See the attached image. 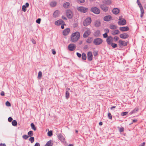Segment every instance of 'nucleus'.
I'll use <instances>...</instances> for the list:
<instances>
[{
    "label": "nucleus",
    "mask_w": 146,
    "mask_h": 146,
    "mask_svg": "<svg viewBox=\"0 0 146 146\" xmlns=\"http://www.w3.org/2000/svg\"><path fill=\"white\" fill-rule=\"evenodd\" d=\"M31 127L32 128L34 131L36 130V128L35 127V126L33 123H32L31 124Z\"/></svg>",
    "instance_id": "f704fd0d"
},
{
    "label": "nucleus",
    "mask_w": 146,
    "mask_h": 146,
    "mask_svg": "<svg viewBox=\"0 0 146 146\" xmlns=\"http://www.w3.org/2000/svg\"><path fill=\"white\" fill-rule=\"evenodd\" d=\"M12 120H13V119L11 117H9L8 118V121L9 122H11L12 121Z\"/></svg>",
    "instance_id": "5fc2aeb1"
},
{
    "label": "nucleus",
    "mask_w": 146,
    "mask_h": 146,
    "mask_svg": "<svg viewBox=\"0 0 146 146\" xmlns=\"http://www.w3.org/2000/svg\"><path fill=\"white\" fill-rule=\"evenodd\" d=\"M87 31H86L83 35V37L84 38L87 37L90 34L91 31L89 28H87Z\"/></svg>",
    "instance_id": "1a4fd4ad"
},
{
    "label": "nucleus",
    "mask_w": 146,
    "mask_h": 146,
    "mask_svg": "<svg viewBox=\"0 0 146 146\" xmlns=\"http://www.w3.org/2000/svg\"><path fill=\"white\" fill-rule=\"evenodd\" d=\"M0 146H6L5 143H1L0 144Z\"/></svg>",
    "instance_id": "0e129e2a"
},
{
    "label": "nucleus",
    "mask_w": 146,
    "mask_h": 146,
    "mask_svg": "<svg viewBox=\"0 0 146 146\" xmlns=\"http://www.w3.org/2000/svg\"><path fill=\"white\" fill-rule=\"evenodd\" d=\"M41 19H38L36 21V22L38 24H40V23Z\"/></svg>",
    "instance_id": "de8ad7c7"
},
{
    "label": "nucleus",
    "mask_w": 146,
    "mask_h": 146,
    "mask_svg": "<svg viewBox=\"0 0 146 146\" xmlns=\"http://www.w3.org/2000/svg\"><path fill=\"white\" fill-rule=\"evenodd\" d=\"M77 9L79 11L84 13H86L88 10V8L84 7L82 6L78 7Z\"/></svg>",
    "instance_id": "423d86ee"
},
{
    "label": "nucleus",
    "mask_w": 146,
    "mask_h": 146,
    "mask_svg": "<svg viewBox=\"0 0 146 146\" xmlns=\"http://www.w3.org/2000/svg\"><path fill=\"white\" fill-rule=\"evenodd\" d=\"M92 22V19L90 17H87L83 21V25L86 26L90 25Z\"/></svg>",
    "instance_id": "f03ea898"
},
{
    "label": "nucleus",
    "mask_w": 146,
    "mask_h": 146,
    "mask_svg": "<svg viewBox=\"0 0 146 146\" xmlns=\"http://www.w3.org/2000/svg\"><path fill=\"white\" fill-rule=\"evenodd\" d=\"M52 52L53 54H55L56 53V51L54 49H52Z\"/></svg>",
    "instance_id": "13d9d810"
},
{
    "label": "nucleus",
    "mask_w": 146,
    "mask_h": 146,
    "mask_svg": "<svg viewBox=\"0 0 146 146\" xmlns=\"http://www.w3.org/2000/svg\"><path fill=\"white\" fill-rule=\"evenodd\" d=\"M80 33L76 31L72 33L71 36V41L73 42H76L80 38Z\"/></svg>",
    "instance_id": "f257e3e1"
},
{
    "label": "nucleus",
    "mask_w": 146,
    "mask_h": 146,
    "mask_svg": "<svg viewBox=\"0 0 146 146\" xmlns=\"http://www.w3.org/2000/svg\"><path fill=\"white\" fill-rule=\"evenodd\" d=\"M145 142H143V143H141L140 145H139V146H145Z\"/></svg>",
    "instance_id": "bf43d9fd"
},
{
    "label": "nucleus",
    "mask_w": 146,
    "mask_h": 146,
    "mask_svg": "<svg viewBox=\"0 0 146 146\" xmlns=\"http://www.w3.org/2000/svg\"><path fill=\"white\" fill-rule=\"evenodd\" d=\"M119 31L118 30H115L111 32V34L113 35H116L119 34Z\"/></svg>",
    "instance_id": "a878e982"
},
{
    "label": "nucleus",
    "mask_w": 146,
    "mask_h": 146,
    "mask_svg": "<svg viewBox=\"0 0 146 146\" xmlns=\"http://www.w3.org/2000/svg\"><path fill=\"white\" fill-rule=\"evenodd\" d=\"M76 54H77V56L79 58L81 57V56H82L81 54L79 53L78 52H77L76 53Z\"/></svg>",
    "instance_id": "4d7b16f0"
},
{
    "label": "nucleus",
    "mask_w": 146,
    "mask_h": 146,
    "mask_svg": "<svg viewBox=\"0 0 146 146\" xmlns=\"http://www.w3.org/2000/svg\"><path fill=\"white\" fill-rule=\"evenodd\" d=\"M140 9V10H141V13L144 14V10L143 9V8H142L141 9Z\"/></svg>",
    "instance_id": "6e6d98bb"
},
{
    "label": "nucleus",
    "mask_w": 146,
    "mask_h": 146,
    "mask_svg": "<svg viewBox=\"0 0 146 146\" xmlns=\"http://www.w3.org/2000/svg\"><path fill=\"white\" fill-rule=\"evenodd\" d=\"M90 11L96 14H99L100 13V10L96 7H93L91 8Z\"/></svg>",
    "instance_id": "39448f33"
},
{
    "label": "nucleus",
    "mask_w": 146,
    "mask_h": 146,
    "mask_svg": "<svg viewBox=\"0 0 146 146\" xmlns=\"http://www.w3.org/2000/svg\"><path fill=\"white\" fill-rule=\"evenodd\" d=\"M101 35L100 32V31L98 30L96 31L94 33V35L96 37H98Z\"/></svg>",
    "instance_id": "4be33fe9"
},
{
    "label": "nucleus",
    "mask_w": 146,
    "mask_h": 146,
    "mask_svg": "<svg viewBox=\"0 0 146 146\" xmlns=\"http://www.w3.org/2000/svg\"><path fill=\"white\" fill-rule=\"evenodd\" d=\"M52 141L51 140H50L48 141L44 146H52L53 144L52 143Z\"/></svg>",
    "instance_id": "bb28decb"
},
{
    "label": "nucleus",
    "mask_w": 146,
    "mask_h": 146,
    "mask_svg": "<svg viewBox=\"0 0 146 146\" xmlns=\"http://www.w3.org/2000/svg\"><path fill=\"white\" fill-rule=\"evenodd\" d=\"M40 144L38 143H36L35 145V146H40Z\"/></svg>",
    "instance_id": "052dcab7"
},
{
    "label": "nucleus",
    "mask_w": 146,
    "mask_h": 146,
    "mask_svg": "<svg viewBox=\"0 0 146 146\" xmlns=\"http://www.w3.org/2000/svg\"><path fill=\"white\" fill-rule=\"evenodd\" d=\"M122 16H120L119 17L118 24L119 25H125L126 23V20L122 18Z\"/></svg>",
    "instance_id": "20e7f679"
},
{
    "label": "nucleus",
    "mask_w": 146,
    "mask_h": 146,
    "mask_svg": "<svg viewBox=\"0 0 146 146\" xmlns=\"http://www.w3.org/2000/svg\"><path fill=\"white\" fill-rule=\"evenodd\" d=\"M62 18L64 20H66L67 19L66 18V17L64 16H62Z\"/></svg>",
    "instance_id": "774afa93"
},
{
    "label": "nucleus",
    "mask_w": 146,
    "mask_h": 146,
    "mask_svg": "<svg viewBox=\"0 0 146 146\" xmlns=\"http://www.w3.org/2000/svg\"><path fill=\"white\" fill-rule=\"evenodd\" d=\"M103 42L102 39L100 38L95 39L93 41L94 44L96 45H99L101 44Z\"/></svg>",
    "instance_id": "7ed1b4c3"
},
{
    "label": "nucleus",
    "mask_w": 146,
    "mask_h": 146,
    "mask_svg": "<svg viewBox=\"0 0 146 146\" xmlns=\"http://www.w3.org/2000/svg\"><path fill=\"white\" fill-rule=\"evenodd\" d=\"M111 17L110 15H107L105 16L104 18V20L106 21H108L110 20V19Z\"/></svg>",
    "instance_id": "aec40b11"
},
{
    "label": "nucleus",
    "mask_w": 146,
    "mask_h": 146,
    "mask_svg": "<svg viewBox=\"0 0 146 146\" xmlns=\"http://www.w3.org/2000/svg\"><path fill=\"white\" fill-rule=\"evenodd\" d=\"M59 14V11L58 10L56 11L53 14V16L54 17L56 18L58 17Z\"/></svg>",
    "instance_id": "b1692460"
},
{
    "label": "nucleus",
    "mask_w": 146,
    "mask_h": 146,
    "mask_svg": "<svg viewBox=\"0 0 146 146\" xmlns=\"http://www.w3.org/2000/svg\"><path fill=\"white\" fill-rule=\"evenodd\" d=\"M70 31L69 28H67L64 29L63 31V34L64 35L66 36L68 34Z\"/></svg>",
    "instance_id": "4468645a"
},
{
    "label": "nucleus",
    "mask_w": 146,
    "mask_h": 146,
    "mask_svg": "<svg viewBox=\"0 0 146 146\" xmlns=\"http://www.w3.org/2000/svg\"><path fill=\"white\" fill-rule=\"evenodd\" d=\"M28 135L29 137H31L33 135V131H30L28 133Z\"/></svg>",
    "instance_id": "72a5a7b5"
},
{
    "label": "nucleus",
    "mask_w": 146,
    "mask_h": 146,
    "mask_svg": "<svg viewBox=\"0 0 146 146\" xmlns=\"http://www.w3.org/2000/svg\"><path fill=\"white\" fill-rule=\"evenodd\" d=\"M50 5L52 7L55 6L56 5V3L55 1H52L50 3Z\"/></svg>",
    "instance_id": "c85d7f7f"
},
{
    "label": "nucleus",
    "mask_w": 146,
    "mask_h": 146,
    "mask_svg": "<svg viewBox=\"0 0 146 146\" xmlns=\"http://www.w3.org/2000/svg\"><path fill=\"white\" fill-rule=\"evenodd\" d=\"M5 104L6 106H11L10 103L8 101L6 102Z\"/></svg>",
    "instance_id": "a18cd8bd"
},
{
    "label": "nucleus",
    "mask_w": 146,
    "mask_h": 146,
    "mask_svg": "<svg viewBox=\"0 0 146 146\" xmlns=\"http://www.w3.org/2000/svg\"><path fill=\"white\" fill-rule=\"evenodd\" d=\"M119 30L122 31H128L129 30V28L128 27H121L119 28Z\"/></svg>",
    "instance_id": "a211bd4d"
},
{
    "label": "nucleus",
    "mask_w": 146,
    "mask_h": 146,
    "mask_svg": "<svg viewBox=\"0 0 146 146\" xmlns=\"http://www.w3.org/2000/svg\"><path fill=\"white\" fill-rule=\"evenodd\" d=\"M138 110V109L137 108H135L133 111L134 113H135L137 112Z\"/></svg>",
    "instance_id": "864d4df0"
},
{
    "label": "nucleus",
    "mask_w": 146,
    "mask_h": 146,
    "mask_svg": "<svg viewBox=\"0 0 146 146\" xmlns=\"http://www.w3.org/2000/svg\"><path fill=\"white\" fill-rule=\"evenodd\" d=\"M110 29H116L117 28V27L116 26L113 25H110Z\"/></svg>",
    "instance_id": "c756f323"
},
{
    "label": "nucleus",
    "mask_w": 146,
    "mask_h": 146,
    "mask_svg": "<svg viewBox=\"0 0 146 146\" xmlns=\"http://www.w3.org/2000/svg\"><path fill=\"white\" fill-rule=\"evenodd\" d=\"M114 39L115 41H116L118 40L119 38L118 36H115L114 38Z\"/></svg>",
    "instance_id": "09e8293b"
},
{
    "label": "nucleus",
    "mask_w": 146,
    "mask_h": 146,
    "mask_svg": "<svg viewBox=\"0 0 146 146\" xmlns=\"http://www.w3.org/2000/svg\"><path fill=\"white\" fill-rule=\"evenodd\" d=\"M94 55L95 56H96L98 54V53H97V52H94Z\"/></svg>",
    "instance_id": "338daca9"
},
{
    "label": "nucleus",
    "mask_w": 146,
    "mask_h": 146,
    "mask_svg": "<svg viewBox=\"0 0 146 146\" xmlns=\"http://www.w3.org/2000/svg\"><path fill=\"white\" fill-rule=\"evenodd\" d=\"M103 3L105 5H110L111 3V1L110 0H104L103 1Z\"/></svg>",
    "instance_id": "412c9836"
},
{
    "label": "nucleus",
    "mask_w": 146,
    "mask_h": 146,
    "mask_svg": "<svg viewBox=\"0 0 146 146\" xmlns=\"http://www.w3.org/2000/svg\"><path fill=\"white\" fill-rule=\"evenodd\" d=\"M100 7L102 10L105 12H106L108 10V7L104 3L100 4Z\"/></svg>",
    "instance_id": "9d476101"
},
{
    "label": "nucleus",
    "mask_w": 146,
    "mask_h": 146,
    "mask_svg": "<svg viewBox=\"0 0 146 146\" xmlns=\"http://www.w3.org/2000/svg\"><path fill=\"white\" fill-rule=\"evenodd\" d=\"M1 95L2 96H3L4 95V92L3 91H2L1 93Z\"/></svg>",
    "instance_id": "69168bd1"
},
{
    "label": "nucleus",
    "mask_w": 146,
    "mask_h": 146,
    "mask_svg": "<svg viewBox=\"0 0 146 146\" xmlns=\"http://www.w3.org/2000/svg\"><path fill=\"white\" fill-rule=\"evenodd\" d=\"M48 135L49 136H51L52 135V132L51 131H49L48 132Z\"/></svg>",
    "instance_id": "79ce46f5"
},
{
    "label": "nucleus",
    "mask_w": 146,
    "mask_h": 146,
    "mask_svg": "<svg viewBox=\"0 0 146 146\" xmlns=\"http://www.w3.org/2000/svg\"><path fill=\"white\" fill-rule=\"evenodd\" d=\"M76 46L74 44H70L68 46V50L71 51L74 50L76 48Z\"/></svg>",
    "instance_id": "0eeeda50"
},
{
    "label": "nucleus",
    "mask_w": 146,
    "mask_h": 146,
    "mask_svg": "<svg viewBox=\"0 0 146 146\" xmlns=\"http://www.w3.org/2000/svg\"><path fill=\"white\" fill-rule=\"evenodd\" d=\"M100 22L98 20H96L94 22V25L96 27H99L100 25Z\"/></svg>",
    "instance_id": "5701e85b"
},
{
    "label": "nucleus",
    "mask_w": 146,
    "mask_h": 146,
    "mask_svg": "<svg viewBox=\"0 0 146 146\" xmlns=\"http://www.w3.org/2000/svg\"><path fill=\"white\" fill-rule=\"evenodd\" d=\"M103 37L105 38H107L108 37L107 33H105L104 34H103Z\"/></svg>",
    "instance_id": "49530a36"
},
{
    "label": "nucleus",
    "mask_w": 146,
    "mask_h": 146,
    "mask_svg": "<svg viewBox=\"0 0 146 146\" xmlns=\"http://www.w3.org/2000/svg\"><path fill=\"white\" fill-rule=\"evenodd\" d=\"M42 75V73L41 71H39L38 73V78L39 79H40Z\"/></svg>",
    "instance_id": "c9c22d12"
},
{
    "label": "nucleus",
    "mask_w": 146,
    "mask_h": 146,
    "mask_svg": "<svg viewBox=\"0 0 146 146\" xmlns=\"http://www.w3.org/2000/svg\"><path fill=\"white\" fill-rule=\"evenodd\" d=\"M119 36L122 38L126 39L129 37V35L127 34L124 33L121 34L119 35Z\"/></svg>",
    "instance_id": "f8f14e48"
},
{
    "label": "nucleus",
    "mask_w": 146,
    "mask_h": 146,
    "mask_svg": "<svg viewBox=\"0 0 146 146\" xmlns=\"http://www.w3.org/2000/svg\"><path fill=\"white\" fill-rule=\"evenodd\" d=\"M58 139L61 141H64L65 140L63 136L61 135L60 134L58 136Z\"/></svg>",
    "instance_id": "393cba45"
},
{
    "label": "nucleus",
    "mask_w": 146,
    "mask_h": 146,
    "mask_svg": "<svg viewBox=\"0 0 146 146\" xmlns=\"http://www.w3.org/2000/svg\"><path fill=\"white\" fill-rule=\"evenodd\" d=\"M70 90V88H67L66 89V92L65 93L66 98V99H68L70 96V94L69 92V91Z\"/></svg>",
    "instance_id": "dca6fc26"
},
{
    "label": "nucleus",
    "mask_w": 146,
    "mask_h": 146,
    "mask_svg": "<svg viewBox=\"0 0 146 146\" xmlns=\"http://www.w3.org/2000/svg\"><path fill=\"white\" fill-rule=\"evenodd\" d=\"M137 3L138 5H139L140 9H141L143 8L141 4L140 3L139 1H137Z\"/></svg>",
    "instance_id": "a19ab883"
},
{
    "label": "nucleus",
    "mask_w": 146,
    "mask_h": 146,
    "mask_svg": "<svg viewBox=\"0 0 146 146\" xmlns=\"http://www.w3.org/2000/svg\"><path fill=\"white\" fill-rule=\"evenodd\" d=\"M111 44L112 47L114 48H116L117 46V44L115 43H112Z\"/></svg>",
    "instance_id": "ea45409f"
},
{
    "label": "nucleus",
    "mask_w": 146,
    "mask_h": 146,
    "mask_svg": "<svg viewBox=\"0 0 146 146\" xmlns=\"http://www.w3.org/2000/svg\"><path fill=\"white\" fill-rule=\"evenodd\" d=\"M108 116L109 118L110 119H112V116L110 113H108Z\"/></svg>",
    "instance_id": "c03bdc74"
},
{
    "label": "nucleus",
    "mask_w": 146,
    "mask_h": 146,
    "mask_svg": "<svg viewBox=\"0 0 146 146\" xmlns=\"http://www.w3.org/2000/svg\"><path fill=\"white\" fill-rule=\"evenodd\" d=\"M12 125L14 126H17V123L16 120H13L12 121Z\"/></svg>",
    "instance_id": "2f4dec72"
},
{
    "label": "nucleus",
    "mask_w": 146,
    "mask_h": 146,
    "mask_svg": "<svg viewBox=\"0 0 146 146\" xmlns=\"http://www.w3.org/2000/svg\"><path fill=\"white\" fill-rule=\"evenodd\" d=\"M64 23V21L62 20H59L56 21L55 22V24L57 25H59Z\"/></svg>",
    "instance_id": "f3484780"
},
{
    "label": "nucleus",
    "mask_w": 146,
    "mask_h": 146,
    "mask_svg": "<svg viewBox=\"0 0 146 146\" xmlns=\"http://www.w3.org/2000/svg\"><path fill=\"white\" fill-rule=\"evenodd\" d=\"M82 58L83 60H86V54L84 53H83L82 54Z\"/></svg>",
    "instance_id": "7c9ffc66"
},
{
    "label": "nucleus",
    "mask_w": 146,
    "mask_h": 146,
    "mask_svg": "<svg viewBox=\"0 0 146 146\" xmlns=\"http://www.w3.org/2000/svg\"><path fill=\"white\" fill-rule=\"evenodd\" d=\"M119 43L120 46H126L127 45V43L126 42L121 40H119Z\"/></svg>",
    "instance_id": "ddd939ff"
},
{
    "label": "nucleus",
    "mask_w": 146,
    "mask_h": 146,
    "mask_svg": "<svg viewBox=\"0 0 146 146\" xmlns=\"http://www.w3.org/2000/svg\"><path fill=\"white\" fill-rule=\"evenodd\" d=\"M107 44L110 45L113 42V38L111 36H109L107 38L106 40Z\"/></svg>",
    "instance_id": "6e6552de"
},
{
    "label": "nucleus",
    "mask_w": 146,
    "mask_h": 146,
    "mask_svg": "<svg viewBox=\"0 0 146 146\" xmlns=\"http://www.w3.org/2000/svg\"><path fill=\"white\" fill-rule=\"evenodd\" d=\"M124 131V128L123 127H121L119 129V131L120 132H123Z\"/></svg>",
    "instance_id": "603ef678"
},
{
    "label": "nucleus",
    "mask_w": 146,
    "mask_h": 146,
    "mask_svg": "<svg viewBox=\"0 0 146 146\" xmlns=\"http://www.w3.org/2000/svg\"><path fill=\"white\" fill-rule=\"evenodd\" d=\"M67 17L69 19H71L72 17L73 14L71 11L70 10H68L66 12Z\"/></svg>",
    "instance_id": "9b49d317"
},
{
    "label": "nucleus",
    "mask_w": 146,
    "mask_h": 146,
    "mask_svg": "<svg viewBox=\"0 0 146 146\" xmlns=\"http://www.w3.org/2000/svg\"><path fill=\"white\" fill-rule=\"evenodd\" d=\"M128 113L127 112H122L121 113V115L122 116H125L127 115Z\"/></svg>",
    "instance_id": "4c0bfd02"
},
{
    "label": "nucleus",
    "mask_w": 146,
    "mask_h": 146,
    "mask_svg": "<svg viewBox=\"0 0 146 146\" xmlns=\"http://www.w3.org/2000/svg\"><path fill=\"white\" fill-rule=\"evenodd\" d=\"M92 41V39L91 38H88L86 40V42L88 43H91Z\"/></svg>",
    "instance_id": "473e14b6"
},
{
    "label": "nucleus",
    "mask_w": 146,
    "mask_h": 146,
    "mask_svg": "<svg viewBox=\"0 0 146 146\" xmlns=\"http://www.w3.org/2000/svg\"><path fill=\"white\" fill-rule=\"evenodd\" d=\"M92 54L91 52H89L87 54L88 59L89 61H91L92 59Z\"/></svg>",
    "instance_id": "2eb2a0df"
},
{
    "label": "nucleus",
    "mask_w": 146,
    "mask_h": 146,
    "mask_svg": "<svg viewBox=\"0 0 146 146\" xmlns=\"http://www.w3.org/2000/svg\"><path fill=\"white\" fill-rule=\"evenodd\" d=\"M25 5L26 7H29V5L28 3H26Z\"/></svg>",
    "instance_id": "e2e57ef3"
},
{
    "label": "nucleus",
    "mask_w": 146,
    "mask_h": 146,
    "mask_svg": "<svg viewBox=\"0 0 146 146\" xmlns=\"http://www.w3.org/2000/svg\"><path fill=\"white\" fill-rule=\"evenodd\" d=\"M70 5V3L68 2L65 3L63 5L64 7L65 8H67Z\"/></svg>",
    "instance_id": "cd10ccee"
},
{
    "label": "nucleus",
    "mask_w": 146,
    "mask_h": 146,
    "mask_svg": "<svg viewBox=\"0 0 146 146\" xmlns=\"http://www.w3.org/2000/svg\"><path fill=\"white\" fill-rule=\"evenodd\" d=\"M31 143H33L34 141V138L33 137H31L29 139Z\"/></svg>",
    "instance_id": "e433bc0d"
},
{
    "label": "nucleus",
    "mask_w": 146,
    "mask_h": 146,
    "mask_svg": "<svg viewBox=\"0 0 146 146\" xmlns=\"http://www.w3.org/2000/svg\"><path fill=\"white\" fill-rule=\"evenodd\" d=\"M112 12L114 14L117 15L119 13V10L117 8H114L113 9Z\"/></svg>",
    "instance_id": "6ab92c4d"
},
{
    "label": "nucleus",
    "mask_w": 146,
    "mask_h": 146,
    "mask_svg": "<svg viewBox=\"0 0 146 146\" xmlns=\"http://www.w3.org/2000/svg\"><path fill=\"white\" fill-rule=\"evenodd\" d=\"M29 137V136L27 135H24L22 136L23 139H27Z\"/></svg>",
    "instance_id": "58836bf2"
},
{
    "label": "nucleus",
    "mask_w": 146,
    "mask_h": 146,
    "mask_svg": "<svg viewBox=\"0 0 146 146\" xmlns=\"http://www.w3.org/2000/svg\"><path fill=\"white\" fill-rule=\"evenodd\" d=\"M31 41H32V42L33 44H35L36 43V42L34 40L32 39V40Z\"/></svg>",
    "instance_id": "680f3d73"
},
{
    "label": "nucleus",
    "mask_w": 146,
    "mask_h": 146,
    "mask_svg": "<svg viewBox=\"0 0 146 146\" xmlns=\"http://www.w3.org/2000/svg\"><path fill=\"white\" fill-rule=\"evenodd\" d=\"M104 31L106 32L105 33H108L109 32V30L108 29H105Z\"/></svg>",
    "instance_id": "3c124183"
},
{
    "label": "nucleus",
    "mask_w": 146,
    "mask_h": 146,
    "mask_svg": "<svg viewBox=\"0 0 146 146\" xmlns=\"http://www.w3.org/2000/svg\"><path fill=\"white\" fill-rule=\"evenodd\" d=\"M78 2H80L81 3H84L85 2V0H78Z\"/></svg>",
    "instance_id": "8fccbe9b"
},
{
    "label": "nucleus",
    "mask_w": 146,
    "mask_h": 146,
    "mask_svg": "<svg viewBox=\"0 0 146 146\" xmlns=\"http://www.w3.org/2000/svg\"><path fill=\"white\" fill-rule=\"evenodd\" d=\"M26 7H25V5H23L22 6V10L24 12H25L26 11Z\"/></svg>",
    "instance_id": "37998d69"
}]
</instances>
